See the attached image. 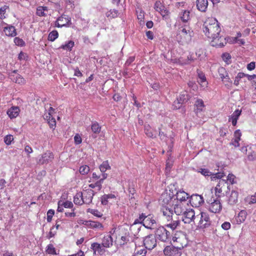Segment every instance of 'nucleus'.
<instances>
[{
	"mask_svg": "<svg viewBox=\"0 0 256 256\" xmlns=\"http://www.w3.org/2000/svg\"><path fill=\"white\" fill-rule=\"evenodd\" d=\"M203 32L210 38L220 35L221 28L218 20L214 18H208L203 24Z\"/></svg>",
	"mask_w": 256,
	"mask_h": 256,
	"instance_id": "f257e3e1",
	"label": "nucleus"
},
{
	"mask_svg": "<svg viewBox=\"0 0 256 256\" xmlns=\"http://www.w3.org/2000/svg\"><path fill=\"white\" fill-rule=\"evenodd\" d=\"M193 35V30L190 26L184 24L178 27L176 40L180 44H188L191 42Z\"/></svg>",
	"mask_w": 256,
	"mask_h": 256,
	"instance_id": "f03ea898",
	"label": "nucleus"
},
{
	"mask_svg": "<svg viewBox=\"0 0 256 256\" xmlns=\"http://www.w3.org/2000/svg\"><path fill=\"white\" fill-rule=\"evenodd\" d=\"M209 214L206 212H200L196 216L195 224L200 228H208L211 225Z\"/></svg>",
	"mask_w": 256,
	"mask_h": 256,
	"instance_id": "7ed1b4c3",
	"label": "nucleus"
},
{
	"mask_svg": "<svg viewBox=\"0 0 256 256\" xmlns=\"http://www.w3.org/2000/svg\"><path fill=\"white\" fill-rule=\"evenodd\" d=\"M176 200L174 194H170V190L169 192H166L162 193L160 200L162 206V208H172Z\"/></svg>",
	"mask_w": 256,
	"mask_h": 256,
	"instance_id": "20e7f679",
	"label": "nucleus"
},
{
	"mask_svg": "<svg viewBox=\"0 0 256 256\" xmlns=\"http://www.w3.org/2000/svg\"><path fill=\"white\" fill-rule=\"evenodd\" d=\"M230 184L226 180H220L215 188V194L216 196L220 198L224 196L230 190Z\"/></svg>",
	"mask_w": 256,
	"mask_h": 256,
	"instance_id": "39448f33",
	"label": "nucleus"
},
{
	"mask_svg": "<svg viewBox=\"0 0 256 256\" xmlns=\"http://www.w3.org/2000/svg\"><path fill=\"white\" fill-rule=\"evenodd\" d=\"M155 236L162 242H166L170 240L171 234L164 226H160L155 232Z\"/></svg>",
	"mask_w": 256,
	"mask_h": 256,
	"instance_id": "423d86ee",
	"label": "nucleus"
},
{
	"mask_svg": "<svg viewBox=\"0 0 256 256\" xmlns=\"http://www.w3.org/2000/svg\"><path fill=\"white\" fill-rule=\"evenodd\" d=\"M154 8L160 14L164 20H167L170 18V12L160 0H156V2Z\"/></svg>",
	"mask_w": 256,
	"mask_h": 256,
	"instance_id": "0eeeda50",
	"label": "nucleus"
},
{
	"mask_svg": "<svg viewBox=\"0 0 256 256\" xmlns=\"http://www.w3.org/2000/svg\"><path fill=\"white\" fill-rule=\"evenodd\" d=\"M184 248V246L182 244L180 246H168L165 247L163 252L166 256H181L182 248Z\"/></svg>",
	"mask_w": 256,
	"mask_h": 256,
	"instance_id": "6e6552de",
	"label": "nucleus"
},
{
	"mask_svg": "<svg viewBox=\"0 0 256 256\" xmlns=\"http://www.w3.org/2000/svg\"><path fill=\"white\" fill-rule=\"evenodd\" d=\"M222 206L220 200L218 198L208 203V210L214 214H220L222 210Z\"/></svg>",
	"mask_w": 256,
	"mask_h": 256,
	"instance_id": "1a4fd4ad",
	"label": "nucleus"
},
{
	"mask_svg": "<svg viewBox=\"0 0 256 256\" xmlns=\"http://www.w3.org/2000/svg\"><path fill=\"white\" fill-rule=\"evenodd\" d=\"M182 220L185 224H190L191 222H196V216L194 211L191 208L186 210L184 213Z\"/></svg>",
	"mask_w": 256,
	"mask_h": 256,
	"instance_id": "9d476101",
	"label": "nucleus"
},
{
	"mask_svg": "<svg viewBox=\"0 0 256 256\" xmlns=\"http://www.w3.org/2000/svg\"><path fill=\"white\" fill-rule=\"evenodd\" d=\"M144 244L146 249L150 250L153 249L156 246V236L153 234L146 236L144 240Z\"/></svg>",
	"mask_w": 256,
	"mask_h": 256,
	"instance_id": "9b49d317",
	"label": "nucleus"
},
{
	"mask_svg": "<svg viewBox=\"0 0 256 256\" xmlns=\"http://www.w3.org/2000/svg\"><path fill=\"white\" fill-rule=\"evenodd\" d=\"M190 202L193 207L198 208L204 203V199L201 195L193 194L190 196Z\"/></svg>",
	"mask_w": 256,
	"mask_h": 256,
	"instance_id": "f8f14e48",
	"label": "nucleus"
},
{
	"mask_svg": "<svg viewBox=\"0 0 256 256\" xmlns=\"http://www.w3.org/2000/svg\"><path fill=\"white\" fill-rule=\"evenodd\" d=\"M71 18L67 15L62 14L60 16L56 22V26L58 28H62L70 24Z\"/></svg>",
	"mask_w": 256,
	"mask_h": 256,
	"instance_id": "ddd939ff",
	"label": "nucleus"
},
{
	"mask_svg": "<svg viewBox=\"0 0 256 256\" xmlns=\"http://www.w3.org/2000/svg\"><path fill=\"white\" fill-rule=\"evenodd\" d=\"M210 39L212 40V46L215 47H222L227 42L226 38L223 36H220V35Z\"/></svg>",
	"mask_w": 256,
	"mask_h": 256,
	"instance_id": "4468645a",
	"label": "nucleus"
},
{
	"mask_svg": "<svg viewBox=\"0 0 256 256\" xmlns=\"http://www.w3.org/2000/svg\"><path fill=\"white\" fill-rule=\"evenodd\" d=\"M180 221L178 216H174L168 220L164 222V226L168 228H170L172 230H174L180 224Z\"/></svg>",
	"mask_w": 256,
	"mask_h": 256,
	"instance_id": "2eb2a0df",
	"label": "nucleus"
},
{
	"mask_svg": "<svg viewBox=\"0 0 256 256\" xmlns=\"http://www.w3.org/2000/svg\"><path fill=\"white\" fill-rule=\"evenodd\" d=\"M82 194L84 204H88L92 202L93 196L94 195V192L93 190L89 189L84 190Z\"/></svg>",
	"mask_w": 256,
	"mask_h": 256,
	"instance_id": "dca6fc26",
	"label": "nucleus"
},
{
	"mask_svg": "<svg viewBox=\"0 0 256 256\" xmlns=\"http://www.w3.org/2000/svg\"><path fill=\"white\" fill-rule=\"evenodd\" d=\"M144 226L149 229L154 228L156 226V222L154 216L151 214H147Z\"/></svg>",
	"mask_w": 256,
	"mask_h": 256,
	"instance_id": "f3484780",
	"label": "nucleus"
},
{
	"mask_svg": "<svg viewBox=\"0 0 256 256\" xmlns=\"http://www.w3.org/2000/svg\"><path fill=\"white\" fill-rule=\"evenodd\" d=\"M54 158V156L52 152L50 151H47L42 154V157L38 160V163L42 164H48L51 162Z\"/></svg>",
	"mask_w": 256,
	"mask_h": 256,
	"instance_id": "a211bd4d",
	"label": "nucleus"
},
{
	"mask_svg": "<svg viewBox=\"0 0 256 256\" xmlns=\"http://www.w3.org/2000/svg\"><path fill=\"white\" fill-rule=\"evenodd\" d=\"M174 209L176 216L184 214L186 210L185 205L182 202L179 201H176L174 205Z\"/></svg>",
	"mask_w": 256,
	"mask_h": 256,
	"instance_id": "6ab92c4d",
	"label": "nucleus"
},
{
	"mask_svg": "<svg viewBox=\"0 0 256 256\" xmlns=\"http://www.w3.org/2000/svg\"><path fill=\"white\" fill-rule=\"evenodd\" d=\"M188 100L187 95L185 94H180L177 98L176 100H174L172 104L174 109L180 108L182 104L186 102Z\"/></svg>",
	"mask_w": 256,
	"mask_h": 256,
	"instance_id": "aec40b11",
	"label": "nucleus"
},
{
	"mask_svg": "<svg viewBox=\"0 0 256 256\" xmlns=\"http://www.w3.org/2000/svg\"><path fill=\"white\" fill-rule=\"evenodd\" d=\"M205 105L203 100L198 98L194 104V112L198 116V114L203 111Z\"/></svg>",
	"mask_w": 256,
	"mask_h": 256,
	"instance_id": "412c9836",
	"label": "nucleus"
},
{
	"mask_svg": "<svg viewBox=\"0 0 256 256\" xmlns=\"http://www.w3.org/2000/svg\"><path fill=\"white\" fill-rule=\"evenodd\" d=\"M108 174L104 173L102 174V178L96 182H92L88 185V187L91 188H98V190H100L102 188V184L104 182V180L107 178Z\"/></svg>",
	"mask_w": 256,
	"mask_h": 256,
	"instance_id": "4be33fe9",
	"label": "nucleus"
},
{
	"mask_svg": "<svg viewBox=\"0 0 256 256\" xmlns=\"http://www.w3.org/2000/svg\"><path fill=\"white\" fill-rule=\"evenodd\" d=\"M161 210L162 212V221L164 223L175 216L172 212V208H162Z\"/></svg>",
	"mask_w": 256,
	"mask_h": 256,
	"instance_id": "5701e85b",
	"label": "nucleus"
},
{
	"mask_svg": "<svg viewBox=\"0 0 256 256\" xmlns=\"http://www.w3.org/2000/svg\"><path fill=\"white\" fill-rule=\"evenodd\" d=\"M102 247V245L98 242H94L91 244V248L94 251V254H96V252L100 255L104 254L106 250Z\"/></svg>",
	"mask_w": 256,
	"mask_h": 256,
	"instance_id": "b1692460",
	"label": "nucleus"
},
{
	"mask_svg": "<svg viewBox=\"0 0 256 256\" xmlns=\"http://www.w3.org/2000/svg\"><path fill=\"white\" fill-rule=\"evenodd\" d=\"M174 196L176 201H179L181 202L186 201L188 198V194L183 190L178 191Z\"/></svg>",
	"mask_w": 256,
	"mask_h": 256,
	"instance_id": "393cba45",
	"label": "nucleus"
},
{
	"mask_svg": "<svg viewBox=\"0 0 256 256\" xmlns=\"http://www.w3.org/2000/svg\"><path fill=\"white\" fill-rule=\"evenodd\" d=\"M20 110L18 106H12L9 108L6 113L10 118H16L19 114Z\"/></svg>",
	"mask_w": 256,
	"mask_h": 256,
	"instance_id": "a878e982",
	"label": "nucleus"
},
{
	"mask_svg": "<svg viewBox=\"0 0 256 256\" xmlns=\"http://www.w3.org/2000/svg\"><path fill=\"white\" fill-rule=\"evenodd\" d=\"M102 246L104 248H110L113 244V240L110 234L105 235L102 240Z\"/></svg>",
	"mask_w": 256,
	"mask_h": 256,
	"instance_id": "bb28decb",
	"label": "nucleus"
},
{
	"mask_svg": "<svg viewBox=\"0 0 256 256\" xmlns=\"http://www.w3.org/2000/svg\"><path fill=\"white\" fill-rule=\"evenodd\" d=\"M208 0H196V7L198 10L205 12L208 8Z\"/></svg>",
	"mask_w": 256,
	"mask_h": 256,
	"instance_id": "cd10ccee",
	"label": "nucleus"
},
{
	"mask_svg": "<svg viewBox=\"0 0 256 256\" xmlns=\"http://www.w3.org/2000/svg\"><path fill=\"white\" fill-rule=\"evenodd\" d=\"M241 114V110H236L230 116H229L228 121L231 122L232 126H235L237 124V120Z\"/></svg>",
	"mask_w": 256,
	"mask_h": 256,
	"instance_id": "c85d7f7f",
	"label": "nucleus"
},
{
	"mask_svg": "<svg viewBox=\"0 0 256 256\" xmlns=\"http://www.w3.org/2000/svg\"><path fill=\"white\" fill-rule=\"evenodd\" d=\"M84 224L92 228L104 229L103 224L98 222L88 220L86 221Z\"/></svg>",
	"mask_w": 256,
	"mask_h": 256,
	"instance_id": "c756f323",
	"label": "nucleus"
},
{
	"mask_svg": "<svg viewBox=\"0 0 256 256\" xmlns=\"http://www.w3.org/2000/svg\"><path fill=\"white\" fill-rule=\"evenodd\" d=\"M242 133L240 130H236L234 132V138L232 140L231 144L235 147L240 146L239 142L240 140Z\"/></svg>",
	"mask_w": 256,
	"mask_h": 256,
	"instance_id": "7c9ffc66",
	"label": "nucleus"
},
{
	"mask_svg": "<svg viewBox=\"0 0 256 256\" xmlns=\"http://www.w3.org/2000/svg\"><path fill=\"white\" fill-rule=\"evenodd\" d=\"M4 32L6 36H14L16 35L15 27L12 26L8 25L6 26L4 29Z\"/></svg>",
	"mask_w": 256,
	"mask_h": 256,
	"instance_id": "2f4dec72",
	"label": "nucleus"
},
{
	"mask_svg": "<svg viewBox=\"0 0 256 256\" xmlns=\"http://www.w3.org/2000/svg\"><path fill=\"white\" fill-rule=\"evenodd\" d=\"M238 193L236 190H232L228 199V202L231 205L236 204L238 201Z\"/></svg>",
	"mask_w": 256,
	"mask_h": 256,
	"instance_id": "473e14b6",
	"label": "nucleus"
},
{
	"mask_svg": "<svg viewBox=\"0 0 256 256\" xmlns=\"http://www.w3.org/2000/svg\"><path fill=\"white\" fill-rule=\"evenodd\" d=\"M198 82L201 86L203 88L207 87L208 82L206 81L205 74L202 72H198Z\"/></svg>",
	"mask_w": 256,
	"mask_h": 256,
	"instance_id": "72a5a7b5",
	"label": "nucleus"
},
{
	"mask_svg": "<svg viewBox=\"0 0 256 256\" xmlns=\"http://www.w3.org/2000/svg\"><path fill=\"white\" fill-rule=\"evenodd\" d=\"M48 12V8L47 6H39L36 8V15L39 16H46Z\"/></svg>",
	"mask_w": 256,
	"mask_h": 256,
	"instance_id": "f704fd0d",
	"label": "nucleus"
},
{
	"mask_svg": "<svg viewBox=\"0 0 256 256\" xmlns=\"http://www.w3.org/2000/svg\"><path fill=\"white\" fill-rule=\"evenodd\" d=\"M74 202L78 206H81L84 204L82 192H78L76 194L74 198Z\"/></svg>",
	"mask_w": 256,
	"mask_h": 256,
	"instance_id": "c9c22d12",
	"label": "nucleus"
},
{
	"mask_svg": "<svg viewBox=\"0 0 256 256\" xmlns=\"http://www.w3.org/2000/svg\"><path fill=\"white\" fill-rule=\"evenodd\" d=\"M154 130L150 124H147L144 126V132L147 136L152 138H156V134L154 133Z\"/></svg>",
	"mask_w": 256,
	"mask_h": 256,
	"instance_id": "e433bc0d",
	"label": "nucleus"
},
{
	"mask_svg": "<svg viewBox=\"0 0 256 256\" xmlns=\"http://www.w3.org/2000/svg\"><path fill=\"white\" fill-rule=\"evenodd\" d=\"M190 12L189 10H182L180 14V16L181 20L184 22H186L190 20Z\"/></svg>",
	"mask_w": 256,
	"mask_h": 256,
	"instance_id": "4c0bfd02",
	"label": "nucleus"
},
{
	"mask_svg": "<svg viewBox=\"0 0 256 256\" xmlns=\"http://www.w3.org/2000/svg\"><path fill=\"white\" fill-rule=\"evenodd\" d=\"M102 127L97 122H93L91 125L92 132L96 134H98L101 131Z\"/></svg>",
	"mask_w": 256,
	"mask_h": 256,
	"instance_id": "58836bf2",
	"label": "nucleus"
},
{
	"mask_svg": "<svg viewBox=\"0 0 256 256\" xmlns=\"http://www.w3.org/2000/svg\"><path fill=\"white\" fill-rule=\"evenodd\" d=\"M247 74L243 72H238L237 76L235 78L234 84L238 86L240 84V82H242V79H244L245 77H246Z\"/></svg>",
	"mask_w": 256,
	"mask_h": 256,
	"instance_id": "ea45409f",
	"label": "nucleus"
},
{
	"mask_svg": "<svg viewBox=\"0 0 256 256\" xmlns=\"http://www.w3.org/2000/svg\"><path fill=\"white\" fill-rule=\"evenodd\" d=\"M110 166L109 164L108 160H105L100 166L99 168L102 174L105 173V172L108 170L110 169Z\"/></svg>",
	"mask_w": 256,
	"mask_h": 256,
	"instance_id": "a19ab883",
	"label": "nucleus"
},
{
	"mask_svg": "<svg viewBox=\"0 0 256 256\" xmlns=\"http://www.w3.org/2000/svg\"><path fill=\"white\" fill-rule=\"evenodd\" d=\"M74 42L72 40H70L64 44H62L60 46V48L64 50H72V48L74 46Z\"/></svg>",
	"mask_w": 256,
	"mask_h": 256,
	"instance_id": "79ce46f5",
	"label": "nucleus"
},
{
	"mask_svg": "<svg viewBox=\"0 0 256 256\" xmlns=\"http://www.w3.org/2000/svg\"><path fill=\"white\" fill-rule=\"evenodd\" d=\"M196 54L200 60H204L206 56L205 50L202 48L196 50Z\"/></svg>",
	"mask_w": 256,
	"mask_h": 256,
	"instance_id": "37998d69",
	"label": "nucleus"
},
{
	"mask_svg": "<svg viewBox=\"0 0 256 256\" xmlns=\"http://www.w3.org/2000/svg\"><path fill=\"white\" fill-rule=\"evenodd\" d=\"M64 222L62 220L58 219L56 222V224L52 227H54V229L57 231L58 230H62L64 228Z\"/></svg>",
	"mask_w": 256,
	"mask_h": 256,
	"instance_id": "c03bdc74",
	"label": "nucleus"
},
{
	"mask_svg": "<svg viewBox=\"0 0 256 256\" xmlns=\"http://www.w3.org/2000/svg\"><path fill=\"white\" fill-rule=\"evenodd\" d=\"M46 252L49 254H56V250L52 244H49L47 246L46 250Z\"/></svg>",
	"mask_w": 256,
	"mask_h": 256,
	"instance_id": "a18cd8bd",
	"label": "nucleus"
},
{
	"mask_svg": "<svg viewBox=\"0 0 256 256\" xmlns=\"http://www.w3.org/2000/svg\"><path fill=\"white\" fill-rule=\"evenodd\" d=\"M58 36V33L57 30H54L51 32L48 36V40L51 42H54Z\"/></svg>",
	"mask_w": 256,
	"mask_h": 256,
	"instance_id": "49530a36",
	"label": "nucleus"
},
{
	"mask_svg": "<svg viewBox=\"0 0 256 256\" xmlns=\"http://www.w3.org/2000/svg\"><path fill=\"white\" fill-rule=\"evenodd\" d=\"M246 216L247 213L246 211L244 210H241L238 214V220L240 222H243L246 220Z\"/></svg>",
	"mask_w": 256,
	"mask_h": 256,
	"instance_id": "de8ad7c7",
	"label": "nucleus"
},
{
	"mask_svg": "<svg viewBox=\"0 0 256 256\" xmlns=\"http://www.w3.org/2000/svg\"><path fill=\"white\" fill-rule=\"evenodd\" d=\"M118 16V10H110L106 13V16L110 18H116Z\"/></svg>",
	"mask_w": 256,
	"mask_h": 256,
	"instance_id": "09e8293b",
	"label": "nucleus"
},
{
	"mask_svg": "<svg viewBox=\"0 0 256 256\" xmlns=\"http://www.w3.org/2000/svg\"><path fill=\"white\" fill-rule=\"evenodd\" d=\"M146 216L147 215L146 214L142 213L140 214L138 218L135 220L134 224L142 223L144 225V220L146 218Z\"/></svg>",
	"mask_w": 256,
	"mask_h": 256,
	"instance_id": "8fccbe9b",
	"label": "nucleus"
},
{
	"mask_svg": "<svg viewBox=\"0 0 256 256\" xmlns=\"http://www.w3.org/2000/svg\"><path fill=\"white\" fill-rule=\"evenodd\" d=\"M182 58H180L178 60V62L181 64H190V62H193L194 59L192 58L191 55H189L186 60H182Z\"/></svg>",
	"mask_w": 256,
	"mask_h": 256,
	"instance_id": "3c124183",
	"label": "nucleus"
},
{
	"mask_svg": "<svg viewBox=\"0 0 256 256\" xmlns=\"http://www.w3.org/2000/svg\"><path fill=\"white\" fill-rule=\"evenodd\" d=\"M8 8V6L4 5L0 8V19L4 20L6 18V10Z\"/></svg>",
	"mask_w": 256,
	"mask_h": 256,
	"instance_id": "603ef678",
	"label": "nucleus"
},
{
	"mask_svg": "<svg viewBox=\"0 0 256 256\" xmlns=\"http://www.w3.org/2000/svg\"><path fill=\"white\" fill-rule=\"evenodd\" d=\"M88 212L98 218H101L103 216V214L100 212L96 209L88 208Z\"/></svg>",
	"mask_w": 256,
	"mask_h": 256,
	"instance_id": "864d4df0",
	"label": "nucleus"
},
{
	"mask_svg": "<svg viewBox=\"0 0 256 256\" xmlns=\"http://www.w3.org/2000/svg\"><path fill=\"white\" fill-rule=\"evenodd\" d=\"M198 172L200 173L205 176H209L212 175V172H210L208 168H200L198 169Z\"/></svg>",
	"mask_w": 256,
	"mask_h": 256,
	"instance_id": "5fc2aeb1",
	"label": "nucleus"
},
{
	"mask_svg": "<svg viewBox=\"0 0 256 256\" xmlns=\"http://www.w3.org/2000/svg\"><path fill=\"white\" fill-rule=\"evenodd\" d=\"M224 172H216L215 174L212 172V175H210V178L212 180H215L217 179H221L224 176Z\"/></svg>",
	"mask_w": 256,
	"mask_h": 256,
	"instance_id": "6e6d98bb",
	"label": "nucleus"
},
{
	"mask_svg": "<svg viewBox=\"0 0 256 256\" xmlns=\"http://www.w3.org/2000/svg\"><path fill=\"white\" fill-rule=\"evenodd\" d=\"M218 72L221 79L224 78L228 76V74L224 67H220L218 69Z\"/></svg>",
	"mask_w": 256,
	"mask_h": 256,
	"instance_id": "4d7b16f0",
	"label": "nucleus"
},
{
	"mask_svg": "<svg viewBox=\"0 0 256 256\" xmlns=\"http://www.w3.org/2000/svg\"><path fill=\"white\" fill-rule=\"evenodd\" d=\"M137 18L140 22H144V12L142 10L139 9L136 11Z\"/></svg>",
	"mask_w": 256,
	"mask_h": 256,
	"instance_id": "13d9d810",
	"label": "nucleus"
},
{
	"mask_svg": "<svg viewBox=\"0 0 256 256\" xmlns=\"http://www.w3.org/2000/svg\"><path fill=\"white\" fill-rule=\"evenodd\" d=\"M223 83L224 85L228 88H230L232 86V81L230 80L228 75L226 76L224 78L222 79Z\"/></svg>",
	"mask_w": 256,
	"mask_h": 256,
	"instance_id": "bf43d9fd",
	"label": "nucleus"
},
{
	"mask_svg": "<svg viewBox=\"0 0 256 256\" xmlns=\"http://www.w3.org/2000/svg\"><path fill=\"white\" fill-rule=\"evenodd\" d=\"M146 250L144 248H142L140 250H135L132 256H146Z\"/></svg>",
	"mask_w": 256,
	"mask_h": 256,
	"instance_id": "052dcab7",
	"label": "nucleus"
},
{
	"mask_svg": "<svg viewBox=\"0 0 256 256\" xmlns=\"http://www.w3.org/2000/svg\"><path fill=\"white\" fill-rule=\"evenodd\" d=\"M128 192L129 196L130 197V200H132L133 198L134 199V195L136 193V190L132 184V186H129L128 188Z\"/></svg>",
	"mask_w": 256,
	"mask_h": 256,
	"instance_id": "680f3d73",
	"label": "nucleus"
},
{
	"mask_svg": "<svg viewBox=\"0 0 256 256\" xmlns=\"http://www.w3.org/2000/svg\"><path fill=\"white\" fill-rule=\"evenodd\" d=\"M90 167L87 165L82 166L80 168L79 172L82 174H86L90 172Z\"/></svg>",
	"mask_w": 256,
	"mask_h": 256,
	"instance_id": "e2e57ef3",
	"label": "nucleus"
},
{
	"mask_svg": "<svg viewBox=\"0 0 256 256\" xmlns=\"http://www.w3.org/2000/svg\"><path fill=\"white\" fill-rule=\"evenodd\" d=\"M16 83H18V84H24L25 83V80L20 74H17L13 80Z\"/></svg>",
	"mask_w": 256,
	"mask_h": 256,
	"instance_id": "0e129e2a",
	"label": "nucleus"
},
{
	"mask_svg": "<svg viewBox=\"0 0 256 256\" xmlns=\"http://www.w3.org/2000/svg\"><path fill=\"white\" fill-rule=\"evenodd\" d=\"M56 234L57 231L54 229V227H52L46 237L48 239L50 240L51 238L54 237Z\"/></svg>",
	"mask_w": 256,
	"mask_h": 256,
	"instance_id": "69168bd1",
	"label": "nucleus"
},
{
	"mask_svg": "<svg viewBox=\"0 0 256 256\" xmlns=\"http://www.w3.org/2000/svg\"><path fill=\"white\" fill-rule=\"evenodd\" d=\"M246 78L248 80L252 82V86L256 89V75H248L247 74Z\"/></svg>",
	"mask_w": 256,
	"mask_h": 256,
	"instance_id": "338daca9",
	"label": "nucleus"
},
{
	"mask_svg": "<svg viewBox=\"0 0 256 256\" xmlns=\"http://www.w3.org/2000/svg\"><path fill=\"white\" fill-rule=\"evenodd\" d=\"M222 58L224 62L226 64H229L230 62L231 56L228 52L224 53Z\"/></svg>",
	"mask_w": 256,
	"mask_h": 256,
	"instance_id": "774afa93",
	"label": "nucleus"
}]
</instances>
